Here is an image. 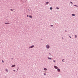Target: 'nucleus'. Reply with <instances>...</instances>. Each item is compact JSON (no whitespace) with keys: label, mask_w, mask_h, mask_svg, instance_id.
Listing matches in <instances>:
<instances>
[{"label":"nucleus","mask_w":78,"mask_h":78,"mask_svg":"<svg viewBox=\"0 0 78 78\" xmlns=\"http://www.w3.org/2000/svg\"><path fill=\"white\" fill-rule=\"evenodd\" d=\"M27 16L28 17H29V16H28V15H27Z\"/></svg>","instance_id":"19"},{"label":"nucleus","mask_w":78,"mask_h":78,"mask_svg":"<svg viewBox=\"0 0 78 78\" xmlns=\"http://www.w3.org/2000/svg\"><path fill=\"white\" fill-rule=\"evenodd\" d=\"M10 11H12L13 10H12V9H11Z\"/></svg>","instance_id":"16"},{"label":"nucleus","mask_w":78,"mask_h":78,"mask_svg":"<svg viewBox=\"0 0 78 78\" xmlns=\"http://www.w3.org/2000/svg\"><path fill=\"white\" fill-rule=\"evenodd\" d=\"M44 75H46V74L44 73Z\"/></svg>","instance_id":"21"},{"label":"nucleus","mask_w":78,"mask_h":78,"mask_svg":"<svg viewBox=\"0 0 78 78\" xmlns=\"http://www.w3.org/2000/svg\"><path fill=\"white\" fill-rule=\"evenodd\" d=\"M5 71L7 72H8V70L7 69H5Z\"/></svg>","instance_id":"5"},{"label":"nucleus","mask_w":78,"mask_h":78,"mask_svg":"<svg viewBox=\"0 0 78 78\" xmlns=\"http://www.w3.org/2000/svg\"><path fill=\"white\" fill-rule=\"evenodd\" d=\"M57 70L58 72H60V69H58Z\"/></svg>","instance_id":"6"},{"label":"nucleus","mask_w":78,"mask_h":78,"mask_svg":"<svg viewBox=\"0 0 78 78\" xmlns=\"http://www.w3.org/2000/svg\"><path fill=\"white\" fill-rule=\"evenodd\" d=\"M14 71H15V70H14Z\"/></svg>","instance_id":"26"},{"label":"nucleus","mask_w":78,"mask_h":78,"mask_svg":"<svg viewBox=\"0 0 78 78\" xmlns=\"http://www.w3.org/2000/svg\"><path fill=\"white\" fill-rule=\"evenodd\" d=\"M62 62H64V59H63L62 60Z\"/></svg>","instance_id":"22"},{"label":"nucleus","mask_w":78,"mask_h":78,"mask_svg":"<svg viewBox=\"0 0 78 78\" xmlns=\"http://www.w3.org/2000/svg\"><path fill=\"white\" fill-rule=\"evenodd\" d=\"M50 54V55H51V54Z\"/></svg>","instance_id":"27"},{"label":"nucleus","mask_w":78,"mask_h":78,"mask_svg":"<svg viewBox=\"0 0 78 78\" xmlns=\"http://www.w3.org/2000/svg\"><path fill=\"white\" fill-rule=\"evenodd\" d=\"M69 37H70V38H71V37H70V36H69Z\"/></svg>","instance_id":"25"},{"label":"nucleus","mask_w":78,"mask_h":78,"mask_svg":"<svg viewBox=\"0 0 78 78\" xmlns=\"http://www.w3.org/2000/svg\"><path fill=\"white\" fill-rule=\"evenodd\" d=\"M54 67L55 69H58V67L56 66H54Z\"/></svg>","instance_id":"3"},{"label":"nucleus","mask_w":78,"mask_h":78,"mask_svg":"<svg viewBox=\"0 0 78 78\" xmlns=\"http://www.w3.org/2000/svg\"><path fill=\"white\" fill-rule=\"evenodd\" d=\"M70 3H72V4H73V3H72V2H70Z\"/></svg>","instance_id":"17"},{"label":"nucleus","mask_w":78,"mask_h":78,"mask_svg":"<svg viewBox=\"0 0 78 78\" xmlns=\"http://www.w3.org/2000/svg\"><path fill=\"white\" fill-rule=\"evenodd\" d=\"M34 47V46L32 45L31 46H30L29 48H33Z\"/></svg>","instance_id":"1"},{"label":"nucleus","mask_w":78,"mask_h":78,"mask_svg":"<svg viewBox=\"0 0 78 78\" xmlns=\"http://www.w3.org/2000/svg\"><path fill=\"white\" fill-rule=\"evenodd\" d=\"M54 62H55V60H53Z\"/></svg>","instance_id":"20"},{"label":"nucleus","mask_w":78,"mask_h":78,"mask_svg":"<svg viewBox=\"0 0 78 78\" xmlns=\"http://www.w3.org/2000/svg\"><path fill=\"white\" fill-rule=\"evenodd\" d=\"M53 8H52V7H50V9H51H51H52Z\"/></svg>","instance_id":"12"},{"label":"nucleus","mask_w":78,"mask_h":78,"mask_svg":"<svg viewBox=\"0 0 78 78\" xmlns=\"http://www.w3.org/2000/svg\"><path fill=\"white\" fill-rule=\"evenodd\" d=\"M15 66H16V65H12V67H15Z\"/></svg>","instance_id":"4"},{"label":"nucleus","mask_w":78,"mask_h":78,"mask_svg":"<svg viewBox=\"0 0 78 78\" xmlns=\"http://www.w3.org/2000/svg\"><path fill=\"white\" fill-rule=\"evenodd\" d=\"M51 27H53V25H51Z\"/></svg>","instance_id":"18"},{"label":"nucleus","mask_w":78,"mask_h":78,"mask_svg":"<svg viewBox=\"0 0 78 78\" xmlns=\"http://www.w3.org/2000/svg\"><path fill=\"white\" fill-rule=\"evenodd\" d=\"M56 9H59V8L58 7H57Z\"/></svg>","instance_id":"14"},{"label":"nucleus","mask_w":78,"mask_h":78,"mask_svg":"<svg viewBox=\"0 0 78 78\" xmlns=\"http://www.w3.org/2000/svg\"><path fill=\"white\" fill-rule=\"evenodd\" d=\"M72 16H75V15L74 14H72Z\"/></svg>","instance_id":"13"},{"label":"nucleus","mask_w":78,"mask_h":78,"mask_svg":"<svg viewBox=\"0 0 78 78\" xmlns=\"http://www.w3.org/2000/svg\"><path fill=\"white\" fill-rule=\"evenodd\" d=\"M44 70L46 71L47 69L46 68H44Z\"/></svg>","instance_id":"10"},{"label":"nucleus","mask_w":78,"mask_h":78,"mask_svg":"<svg viewBox=\"0 0 78 78\" xmlns=\"http://www.w3.org/2000/svg\"><path fill=\"white\" fill-rule=\"evenodd\" d=\"M75 36H76L75 37H76V35H75Z\"/></svg>","instance_id":"24"},{"label":"nucleus","mask_w":78,"mask_h":78,"mask_svg":"<svg viewBox=\"0 0 78 78\" xmlns=\"http://www.w3.org/2000/svg\"><path fill=\"white\" fill-rule=\"evenodd\" d=\"M5 24H9V23H5Z\"/></svg>","instance_id":"9"},{"label":"nucleus","mask_w":78,"mask_h":78,"mask_svg":"<svg viewBox=\"0 0 78 78\" xmlns=\"http://www.w3.org/2000/svg\"><path fill=\"white\" fill-rule=\"evenodd\" d=\"M46 47L47 48H50V46L48 45H46Z\"/></svg>","instance_id":"2"},{"label":"nucleus","mask_w":78,"mask_h":78,"mask_svg":"<svg viewBox=\"0 0 78 78\" xmlns=\"http://www.w3.org/2000/svg\"><path fill=\"white\" fill-rule=\"evenodd\" d=\"M49 3V2H46V4L48 5Z\"/></svg>","instance_id":"7"},{"label":"nucleus","mask_w":78,"mask_h":78,"mask_svg":"<svg viewBox=\"0 0 78 78\" xmlns=\"http://www.w3.org/2000/svg\"><path fill=\"white\" fill-rule=\"evenodd\" d=\"M2 62H3V63L4 62L3 61V60H2Z\"/></svg>","instance_id":"23"},{"label":"nucleus","mask_w":78,"mask_h":78,"mask_svg":"<svg viewBox=\"0 0 78 78\" xmlns=\"http://www.w3.org/2000/svg\"><path fill=\"white\" fill-rule=\"evenodd\" d=\"M29 17H30V18H32V17H33L31 15L29 16Z\"/></svg>","instance_id":"8"},{"label":"nucleus","mask_w":78,"mask_h":78,"mask_svg":"<svg viewBox=\"0 0 78 78\" xmlns=\"http://www.w3.org/2000/svg\"><path fill=\"white\" fill-rule=\"evenodd\" d=\"M48 59H51V58H50L49 57H48Z\"/></svg>","instance_id":"11"},{"label":"nucleus","mask_w":78,"mask_h":78,"mask_svg":"<svg viewBox=\"0 0 78 78\" xmlns=\"http://www.w3.org/2000/svg\"><path fill=\"white\" fill-rule=\"evenodd\" d=\"M74 6H76V7H78V6H77L76 5H74Z\"/></svg>","instance_id":"15"}]
</instances>
